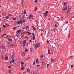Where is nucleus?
<instances>
[{
    "instance_id": "obj_1",
    "label": "nucleus",
    "mask_w": 74,
    "mask_h": 74,
    "mask_svg": "<svg viewBox=\"0 0 74 74\" xmlns=\"http://www.w3.org/2000/svg\"><path fill=\"white\" fill-rule=\"evenodd\" d=\"M64 7H65V8L64 9V11H66V10H67L68 5H67V2H66L64 3Z\"/></svg>"
},
{
    "instance_id": "obj_2",
    "label": "nucleus",
    "mask_w": 74,
    "mask_h": 74,
    "mask_svg": "<svg viewBox=\"0 0 74 74\" xmlns=\"http://www.w3.org/2000/svg\"><path fill=\"white\" fill-rule=\"evenodd\" d=\"M35 47L36 48V49H37L38 48L40 47V43H38L37 44H35Z\"/></svg>"
},
{
    "instance_id": "obj_3",
    "label": "nucleus",
    "mask_w": 74,
    "mask_h": 74,
    "mask_svg": "<svg viewBox=\"0 0 74 74\" xmlns=\"http://www.w3.org/2000/svg\"><path fill=\"white\" fill-rule=\"evenodd\" d=\"M22 21L21 20H20V21H17V23L18 24V25H20V23L21 24H22Z\"/></svg>"
},
{
    "instance_id": "obj_4",
    "label": "nucleus",
    "mask_w": 74,
    "mask_h": 74,
    "mask_svg": "<svg viewBox=\"0 0 74 74\" xmlns=\"http://www.w3.org/2000/svg\"><path fill=\"white\" fill-rule=\"evenodd\" d=\"M32 35H33V40H34L35 39V35H34V33H32Z\"/></svg>"
},
{
    "instance_id": "obj_5",
    "label": "nucleus",
    "mask_w": 74,
    "mask_h": 74,
    "mask_svg": "<svg viewBox=\"0 0 74 74\" xmlns=\"http://www.w3.org/2000/svg\"><path fill=\"white\" fill-rule=\"evenodd\" d=\"M43 15H44L45 17L46 18V17L48 16V14H46V13H43Z\"/></svg>"
},
{
    "instance_id": "obj_6",
    "label": "nucleus",
    "mask_w": 74,
    "mask_h": 74,
    "mask_svg": "<svg viewBox=\"0 0 74 74\" xmlns=\"http://www.w3.org/2000/svg\"><path fill=\"white\" fill-rule=\"evenodd\" d=\"M23 45H26V40H24L23 41Z\"/></svg>"
},
{
    "instance_id": "obj_7",
    "label": "nucleus",
    "mask_w": 74,
    "mask_h": 74,
    "mask_svg": "<svg viewBox=\"0 0 74 74\" xmlns=\"http://www.w3.org/2000/svg\"><path fill=\"white\" fill-rule=\"evenodd\" d=\"M15 62V60L13 59L12 60V61L10 62V63H14Z\"/></svg>"
},
{
    "instance_id": "obj_8",
    "label": "nucleus",
    "mask_w": 74,
    "mask_h": 74,
    "mask_svg": "<svg viewBox=\"0 0 74 74\" xmlns=\"http://www.w3.org/2000/svg\"><path fill=\"white\" fill-rule=\"evenodd\" d=\"M8 59V57L7 56H6L5 58V59L7 60Z\"/></svg>"
},
{
    "instance_id": "obj_9",
    "label": "nucleus",
    "mask_w": 74,
    "mask_h": 74,
    "mask_svg": "<svg viewBox=\"0 0 74 74\" xmlns=\"http://www.w3.org/2000/svg\"><path fill=\"white\" fill-rule=\"evenodd\" d=\"M26 11H27L26 9H25L24 10V14H26Z\"/></svg>"
},
{
    "instance_id": "obj_10",
    "label": "nucleus",
    "mask_w": 74,
    "mask_h": 74,
    "mask_svg": "<svg viewBox=\"0 0 74 74\" xmlns=\"http://www.w3.org/2000/svg\"><path fill=\"white\" fill-rule=\"evenodd\" d=\"M25 69V67H23V68H22L21 69V70L23 71L24 70V69Z\"/></svg>"
},
{
    "instance_id": "obj_11",
    "label": "nucleus",
    "mask_w": 74,
    "mask_h": 74,
    "mask_svg": "<svg viewBox=\"0 0 74 74\" xmlns=\"http://www.w3.org/2000/svg\"><path fill=\"white\" fill-rule=\"evenodd\" d=\"M35 9L34 10V11H36L37 10V7H35Z\"/></svg>"
},
{
    "instance_id": "obj_12",
    "label": "nucleus",
    "mask_w": 74,
    "mask_h": 74,
    "mask_svg": "<svg viewBox=\"0 0 74 74\" xmlns=\"http://www.w3.org/2000/svg\"><path fill=\"white\" fill-rule=\"evenodd\" d=\"M51 62H55V60L52 59H51Z\"/></svg>"
},
{
    "instance_id": "obj_13",
    "label": "nucleus",
    "mask_w": 74,
    "mask_h": 74,
    "mask_svg": "<svg viewBox=\"0 0 74 74\" xmlns=\"http://www.w3.org/2000/svg\"><path fill=\"white\" fill-rule=\"evenodd\" d=\"M38 58H37L36 60V63H38Z\"/></svg>"
},
{
    "instance_id": "obj_14",
    "label": "nucleus",
    "mask_w": 74,
    "mask_h": 74,
    "mask_svg": "<svg viewBox=\"0 0 74 74\" xmlns=\"http://www.w3.org/2000/svg\"><path fill=\"white\" fill-rule=\"evenodd\" d=\"M32 27H33L34 30H36V28H35V27H34V26H33Z\"/></svg>"
},
{
    "instance_id": "obj_15",
    "label": "nucleus",
    "mask_w": 74,
    "mask_h": 74,
    "mask_svg": "<svg viewBox=\"0 0 74 74\" xmlns=\"http://www.w3.org/2000/svg\"><path fill=\"white\" fill-rule=\"evenodd\" d=\"M11 47H15V45H14L13 44H12L11 45Z\"/></svg>"
},
{
    "instance_id": "obj_16",
    "label": "nucleus",
    "mask_w": 74,
    "mask_h": 74,
    "mask_svg": "<svg viewBox=\"0 0 74 74\" xmlns=\"http://www.w3.org/2000/svg\"><path fill=\"white\" fill-rule=\"evenodd\" d=\"M6 19H9V16H7L5 17Z\"/></svg>"
},
{
    "instance_id": "obj_17",
    "label": "nucleus",
    "mask_w": 74,
    "mask_h": 74,
    "mask_svg": "<svg viewBox=\"0 0 74 74\" xmlns=\"http://www.w3.org/2000/svg\"><path fill=\"white\" fill-rule=\"evenodd\" d=\"M48 53L49 54V55L50 53V50H49V49L48 50Z\"/></svg>"
},
{
    "instance_id": "obj_18",
    "label": "nucleus",
    "mask_w": 74,
    "mask_h": 74,
    "mask_svg": "<svg viewBox=\"0 0 74 74\" xmlns=\"http://www.w3.org/2000/svg\"><path fill=\"white\" fill-rule=\"evenodd\" d=\"M1 55V58H2V59H3V60H4V58L3 57V56L2 55Z\"/></svg>"
},
{
    "instance_id": "obj_19",
    "label": "nucleus",
    "mask_w": 74,
    "mask_h": 74,
    "mask_svg": "<svg viewBox=\"0 0 74 74\" xmlns=\"http://www.w3.org/2000/svg\"><path fill=\"white\" fill-rule=\"evenodd\" d=\"M3 27H4V28H6L7 26H6L5 25H3Z\"/></svg>"
},
{
    "instance_id": "obj_20",
    "label": "nucleus",
    "mask_w": 74,
    "mask_h": 74,
    "mask_svg": "<svg viewBox=\"0 0 74 74\" xmlns=\"http://www.w3.org/2000/svg\"><path fill=\"white\" fill-rule=\"evenodd\" d=\"M21 32V30H19L18 31H17V33H20Z\"/></svg>"
},
{
    "instance_id": "obj_21",
    "label": "nucleus",
    "mask_w": 74,
    "mask_h": 74,
    "mask_svg": "<svg viewBox=\"0 0 74 74\" xmlns=\"http://www.w3.org/2000/svg\"><path fill=\"white\" fill-rule=\"evenodd\" d=\"M29 58H30V57H28L26 59V60H29Z\"/></svg>"
},
{
    "instance_id": "obj_22",
    "label": "nucleus",
    "mask_w": 74,
    "mask_h": 74,
    "mask_svg": "<svg viewBox=\"0 0 74 74\" xmlns=\"http://www.w3.org/2000/svg\"><path fill=\"white\" fill-rule=\"evenodd\" d=\"M32 49H32V48H30V52H32Z\"/></svg>"
},
{
    "instance_id": "obj_23",
    "label": "nucleus",
    "mask_w": 74,
    "mask_h": 74,
    "mask_svg": "<svg viewBox=\"0 0 74 74\" xmlns=\"http://www.w3.org/2000/svg\"><path fill=\"white\" fill-rule=\"evenodd\" d=\"M16 28H17V27H14L13 28V30H15V29H16Z\"/></svg>"
},
{
    "instance_id": "obj_24",
    "label": "nucleus",
    "mask_w": 74,
    "mask_h": 74,
    "mask_svg": "<svg viewBox=\"0 0 74 74\" xmlns=\"http://www.w3.org/2000/svg\"><path fill=\"white\" fill-rule=\"evenodd\" d=\"M55 27H58V25L56 24H55Z\"/></svg>"
},
{
    "instance_id": "obj_25",
    "label": "nucleus",
    "mask_w": 74,
    "mask_h": 74,
    "mask_svg": "<svg viewBox=\"0 0 74 74\" xmlns=\"http://www.w3.org/2000/svg\"><path fill=\"white\" fill-rule=\"evenodd\" d=\"M35 61H34L33 63V66H34V64H35Z\"/></svg>"
},
{
    "instance_id": "obj_26",
    "label": "nucleus",
    "mask_w": 74,
    "mask_h": 74,
    "mask_svg": "<svg viewBox=\"0 0 74 74\" xmlns=\"http://www.w3.org/2000/svg\"><path fill=\"white\" fill-rule=\"evenodd\" d=\"M12 59H14V55H12Z\"/></svg>"
},
{
    "instance_id": "obj_27",
    "label": "nucleus",
    "mask_w": 74,
    "mask_h": 74,
    "mask_svg": "<svg viewBox=\"0 0 74 74\" xmlns=\"http://www.w3.org/2000/svg\"><path fill=\"white\" fill-rule=\"evenodd\" d=\"M21 64L22 65H23V64H24V63L23 62H21Z\"/></svg>"
},
{
    "instance_id": "obj_28",
    "label": "nucleus",
    "mask_w": 74,
    "mask_h": 74,
    "mask_svg": "<svg viewBox=\"0 0 74 74\" xmlns=\"http://www.w3.org/2000/svg\"><path fill=\"white\" fill-rule=\"evenodd\" d=\"M5 25H6L7 26H8V27H9V26H10V25H8L7 24V23H5Z\"/></svg>"
},
{
    "instance_id": "obj_29",
    "label": "nucleus",
    "mask_w": 74,
    "mask_h": 74,
    "mask_svg": "<svg viewBox=\"0 0 74 74\" xmlns=\"http://www.w3.org/2000/svg\"><path fill=\"white\" fill-rule=\"evenodd\" d=\"M12 41V39H10L9 40V41Z\"/></svg>"
},
{
    "instance_id": "obj_30",
    "label": "nucleus",
    "mask_w": 74,
    "mask_h": 74,
    "mask_svg": "<svg viewBox=\"0 0 74 74\" xmlns=\"http://www.w3.org/2000/svg\"><path fill=\"white\" fill-rule=\"evenodd\" d=\"M41 58H44V55H42V56L40 57Z\"/></svg>"
},
{
    "instance_id": "obj_31",
    "label": "nucleus",
    "mask_w": 74,
    "mask_h": 74,
    "mask_svg": "<svg viewBox=\"0 0 74 74\" xmlns=\"http://www.w3.org/2000/svg\"><path fill=\"white\" fill-rule=\"evenodd\" d=\"M26 27L27 29H28V28H29V26H26Z\"/></svg>"
},
{
    "instance_id": "obj_32",
    "label": "nucleus",
    "mask_w": 74,
    "mask_h": 74,
    "mask_svg": "<svg viewBox=\"0 0 74 74\" xmlns=\"http://www.w3.org/2000/svg\"><path fill=\"white\" fill-rule=\"evenodd\" d=\"M27 71H28V72H29V73H30V70H29V69H27Z\"/></svg>"
},
{
    "instance_id": "obj_33",
    "label": "nucleus",
    "mask_w": 74,
    "mask_h": 74,
    "mask_svg": "<svg viewBox=\"0 0 74 74\" xmlns=\"http://www.w3.org/2000/svg\"><path fill=\"white\" fill-rule=\"evenodd\" d=\"M25 52H27V51H28V50L27 49H25Z\"/></svg>"
},
{
    "instance_id": "obj_34",
    "label": "nucleus",
    "mask_w": 74,
    "mask_h": 74,
    "mask_svg": "<svg viewBox=\"0 0 74 74\" xmlns=\"http://www.w3.org/2000/svg\"><path fill=\"white\" fill-rule=\"evenodd\" d=\"M27 33L29 34H32V33H29V32H27Z\"/></svg>"
},
{
    "instance_id": "obj_35",
    "label": "nucleus",
    "mask_w": 74,
    "mask_h": 74,
    "mask_svg": "<svg viewBox=\"0 0 74 74\" xmlns=\"http://www.w3.org/2000/svg\"><path fill=\"white\" fill-rule=\"evenodd\" d=\"M37 73V72H36V71H35V72H34V74H37V73Z\"/></svg>"
},
{
    "instance_id": "obj_36",
    "label": "nucleus",
    "mask_w": 74,
    "mask_h": 74,
    "mask_svg": "<svg viewBox=\"0 0 74 74\" xmlns=\"http://www.w3.org/2000/svg\"><path fill=\"white\" fill-rule=\"evenodd\" d=\"M71 8H69V10H68V11H71Z\"/></svg>"
},
{
    "instance_id": "obj_37",
    "label": "nucleus",
    "mask_w": 74,
    "mask_h": 74,
    "mask_svg": "<svg viewBox=\"0 0 74 74\" xmlns=\"http://www.w3.org/2000/svg\"><path fill=\"white\" fill-rule=\"evenodd\" d=\"M44 63H44V62H42V65H43L44 64Z\"/></svg>"
},
{
    "instance_id": "obj_38",
    "label": "nucleus",
    "mask_w": 74,
    "mask_h": 74,
    "mask_svg": "<svg viewBox=\"0 0 74 74\" xmlns=\"http://www.w3.org/2000/svg\"><path fill=\"white\" fill-rule=\"evenodd\" d=\"M48 66H49V64H47V68H48Z\"/></svg>"
},
{
    "instance_id": "obj_39",
    "label": "nucleus",
    "mask_w": 74,
    "mask_h": 74,
    "mask_svg": "<svg viewBox=\"0 0 74 74\" xmlns=\"http://www.w3.org/2000/svg\"><path fill=\"white\" fill-rule=\"evenodd\" d=\"M48 12V11H47L46 12H45V14H47Z\"/></svg>"
},
{
    "instance_id": "obj_40",
    "label": "nucleus",
    "mask_w": 74,
    "mask_h": 74,
    "mask_svg": "<svg viewBox=\"0 0 74 74\" xmlns=\"http://www.w3.org/2000/svg\"><path fill=\"white\" fill-rule=\"evenodd\" d=\"M8 68H9V69H11V66H8Z\"/></svg>"
},
{
    "instance_id": "obj_41",
    "label": "nucleus",
    "mask_w": 74,
    "mask_h": 74,
    "mask_svg": "<svg viewBox=\"0 0 74 74\" xmlns=\"http://www.w3.org/2000/svg\"><path fill=\"white\" fill-rule=\"evenodd\" d=\"M36 66H37V67H39V66H40V65H37Z\"/></svg>"
},
{
    "instance_id": "obj_42",
    "label": "nucleus",
    "mask_w": 74,
    "mask_h": 74,
    "mask_svg": "<svg viewBox=\"0 0 74 74\" xmlns=\"http://www.w3.org/2000/svg\"><path fill=\"white\" fill-rule=\"evenodd\" d=\"M37 0H36L35 1V3H37Z\"/></svg>"
},
{
    "instance_id": "obj_43",
    "label": "nucleus",
    "mask_w": 74,
    "mask_h": 74,
    "mask_svg": "<svg viewBox=\"0 0 74 74\" xmlns=\"http://www.w3.org/2000/svg\"><path fill=\"white\" fill-rule=\"evenodd\" d=\"M74 67V65H71V67Z\"/></svg>"
},
{
    "instance_id": "obj_44",
    "label": "nucleus",
    "mask_w": 74,
    "mask_h": 74,
    "mask_svg": "<svg viewBox=\"0 0 74 74\" xmlns=\"http://www.w3.org/2000/svg\"><path fill=\"white\" fill-rule=\"evenodd\" d=\"M28 38V37H27V36H25V38Z\"/></svg>"
},
{
    "instance_id": "obj_45",
    "label": "nucleus",
    "mask_w": 74,
    "mask_h": 74,
    "mask_svg": "<svg viewBox=\"0 0 74 74\" xmlns=\"http://www.w3.org/2000/svg\"><path fill=\"white\" fill-rule=\"evenodd\" d=\"M14 20H15V21H16V17L14 18Z\"/></svg>"
},
{
    "instance_id": "obj_46",
    "label": "nucleus",
    "mask_w": 74,
    "mask_h": 74,
    "mask_svg": "<svg viewBox=\"0 0 74 74\" xmlns=\"http://www.w3.org/2000/svg\"><path fill=\"white\" fill-rule=\"evenodd\" d=\"M25 46H26V45H23V47H25Z\"/></svg>"
},
{
    "instance_id": "obj_47",
    "label": "nucleus",
    "mask_w": 74,
    "mask_h": 74,
    "mask_svg": "<svg viewBox=\"0 0 74 74\" xmlns=\"http://www.w3.org/2000/svg\"><path fill=\"white\" fill-rule=\"evenodd\" d=\"M47 44H49V41H48V40L47 41Z\"/></svg>"
},
{
    "instance_id": "obj_48",
    "label": "nucleus",
    "mask_w": 74,
    "mask_h": 74,
    "mask_svg": "<svg viewBox=\"0 0 74 74\" xmlns=\"http://www.w3.org/2000/svg\"><path fill=\"white\" fill-rule=\"evenodd\" d=\"M70 34H69V38H70Z\"/></svg>"
},
{
    "instance_id": "obj_49",
    "label": "nucleus",
    "mask_w": 74,
    "mask_h": 74,
    "mask_svg": "<svg viewBox=\"0 0 74 74\" xmlns=\"http://www.w3.org/2000/svg\"><path fill=\"white\" fill-rule=\"evenodd\" d=\"M23 22L24 23H25V21L24 20H23Z\"/></svg>"
},
{
    "instance_id": "obj_50",
    "label": "nucleus",
    "mask_w": 74,
    "mask_h": 74,
    "mask_svg": "<svg viewBox=\"0 0 74 74\" xmlns=\"http://www.w3.org/2000/svg\"><path fill=\"white\" fill-rule=\"evenodd\" d=\"M4 46L2 48V49H4Z\"/></svg>"
},
{
    "instance_id": "obj_51",
    "label": "nucleus",
    "mask_w": 74,
    "mask_h": 74,
    "mask_svg": "<svg viewBox=\"0 0 74 74\" xmlns=\"http://www.w3.org/2000/svg\"><path fill=\"white\" fill-rule=\"evenodd\" d=\"M25 15H24L23 16V18H24V17H25Z\"/></svg>"
},
{
    "instance_id": "obj_52",
    "label": "nucleus",
    "mask_w": 74,
    "mask_h": 74,
    "mask_svg": "<svg viewBox=\"0 0 74 74\" xmlns=\"http://www.w3.org/2000/svg\"><path fill=\"white\" fill-rule=\"evenodd\" d=\"M31 17H32V18H33V15H31Z\"/></svg>"
},
{
    "instance_id": "obj_53",
    "label": "nucleus",
    "mask_w": 74,
    "mask_h": 74,
    "mask_svg": "<svg viewBox=\"0 0 74 74\" xmlns=\"http://www.w3.org/2000/svg\"><path fill=\"white\" fill-rule=\"evenodd\" d=\"M4 16H5V15H6V14L5 13L4 14Z\"/></svg>"
},
{
    "instance_id": "obj_54",
    "label": "nucleus",
    "mask_w": 74,
    "mask_h": 74,
    "mask_svg": "<svg viewBox=\"0 0 74 74\" xmlns=\"http://www.w3.org/2000/svg\"><path fill=\"white\" fill-rule=\"evenodd\" d=\"M9 73H11V71H9Z\"/></svg>"
},
{
    "instance_id": "obj_55",
    "label": "nucleus",
    "mask_w": 74,
    "mask_h": 74,
    "mask_svg": "<svg viewBox=\"0 0 74 74\" xmlns=\"http://www.w3.org/2000/svg\"><path fill=\"white\" fill-rule=\"evenodd\" d=\"M42 33H41V34H40V36H41H41H42Z\"/></svg>"
},
{
    "instance_id": "obj_56",
    "label": "nucleus",
    "mask_w": 74,
    "mask_h": 74,
    "mask_svg": "<svg viewBox=\"0 0 74 74\" xmlns=\"http://www.w3.org/2000/svg\"><path fill=\"white\" fill-rule=\"evenodd\" d=\"M3 36H4L3 35H2L1 36V37H2L3 38L4 37Z\"/></svg>"
},
{
    "instance_id": "obj_57",
    "label": "nucleus",
    "mask_w": 74,
    "mask_h": 74,
    "mask_svg": "<svg viewBox=\"0 0 74 74\" xmlns=\"http://www.w3.org/2000/svg\"><path fill=\"white\" fill-rule=\"evenodd\" d=\"M19 18H21V15H19Z\"/></svg>"
},
{
    "instance_id": "obj_58",
    "label": "nucleus",
    "mask_w": 74,
    "mask_h": 74,
    "mask_svg": "<svg viewBox=\"0 0 74 74\" xmlns=\"http://www.w3.org/2000/svg\"><path fill=\"white\" fill-rule=\"evenodd\" d=\"M70 65H68V67H70Z\"/></svg>"
},
{
    "instance_id": "obj_59",
    "label": "nucleus",
    "mask_w": 74,
    "mask_h": 74,
    "mask_svg": "<svg viewBox=\"0 0 74 74\" xmlns=\"http://www.w3.org/2000/svg\"><path fill=\"white\" fill-rule=\"evenodd\" d=\"M29 42H32V40H29Z\"/></svg>"
},
{
    "instance_id": "obj_60",
    "label": "nucleus",
    "mask_w": 74,
    "mask_h": 74,
    "mask_svg": "<svg viewBox=\"0 0 74 74\" xmlns=\"http://www.w3.org/2000/svg\"><path fill=\"white\" fill-rule=\"evenodd\" d=\"M9 15H10L11 16H12V15H11V14H9Z\"/></svg>"
},
{
    "instance_id": "obj_61",
    "label": "nucleus",
    "mask_w": 74,
    "mask_h": 74,
    "mask_svg": "<svg viewBox=\"0 0 74 74\" xmlns=\"http://www.w3.org/2000/svg\"><path fill=\"white\" fill-rule=\"evenodd\" d=\"M66 24H67V23H68V21H67L66 22Z\"/></svg>"
},
{
    "instance_id": "obj_62",
    "label": "nucleus",
    "mask_w": 74,
    "mask_h": 74,
    "mask_svg": "<svg viewBox=\"0 0 74 74\" xmlns=\"http://www.w3.org/2000/svg\"><path fill=\"white\" fill-rule=\"evenodd\" d=\"M5 35H6V34H4L3 36H5Z\"/></svg>"
},
{
    "instance_id": "obj_63",
    "label": "nucleus",
    "mask_w": 74,
    "mask_h": 74,
    "mask_svg": "<svg viewBox=\"0 0 74 74\" xmlns=\"http://www.w3.org/2000/svg\"><path fill=\"white\" fill-rule=\"evenodd\" d=\"M14 41H16V39L15 38L14 39Z\"/></svg>"
},
{
    "instance_id": "obj_64",
    "label": "nucleus",
    "mask_w": 74,
    "mask_h": 74,
    "mask_svg": "<svg viewBox=\"0 0 74 74\" xmlns=\"http://www.w3.org/2000/svg\"><path fill=\"white\" fill-rule=\"evenodd\" d=\"M69 11H68V12H67V14H68V13H69Z\"/></svg>"
}]
</instances>
